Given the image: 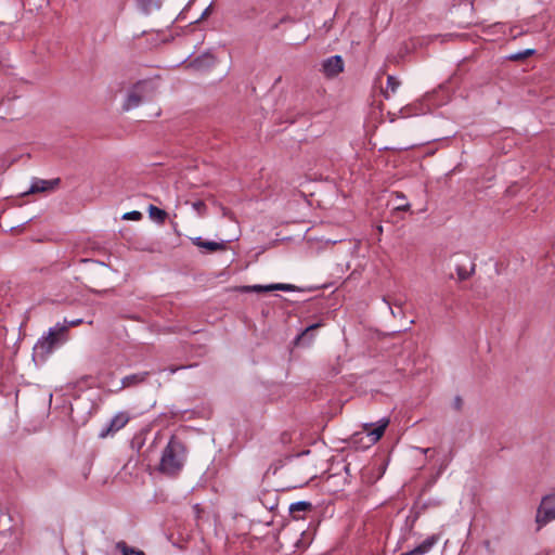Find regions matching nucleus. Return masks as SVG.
Segmentation results:
<instances>
[{
  "label": "nucleus",
  "instance_id": "f257e3e1",
  "mask_svg": "<svg viewBox=\"0 0 555 555\" xmlns=\"http://www.w3.org/2000/svg\"><path fill=\"white\" fill-rule=\"evenodd\" d=\"M185 457L186 449L184 443L176 436H171L162 453L158 469L167 476H177L184 466Z\"/></svg>",
  "mask_w": 555,
  "mask_h": 555
},
{
  "label": "nucleus",
  "instance_id": "f03ea898",
  "mask_svg": "<svg viewBox=\"0 0 555 555\" xmlns=\"http://www.w3.org/2000/svg\"><path fill=\"white\" fill-rule=\"evenodd\" d=\"M67 327L64 324H56L54 327H51L47 336L41 337L35 345L33 351L34 361L46 362L54 349L66 341Z\"/></svg>",
  "mask_w": 555,
  "mask_h": 555
},
{
  "label": "nucleus",
  "instance_id": "7ed1b4c3",
  "mask_svg": "<svg viewBox=\"0 0 555 555\" xmlns=\"http://www.w3.org/2000/svg\"><path fill=\"white\" fill-rule=\"evenodd\" d=\"M389 418L383 417L377 423L363 424V430L351 436V443L357 448L367 449L375 444L389 425Z\"/></svg>",
  "mask_w": 555,
  "mask_h": 555
},
{
  "label": "nucleus",
  "instance_id": "20e7f679",
  "mask_svg": "<svg viewBox=\"0 0 555 555\" xmlns=\"http://www.w3.org/2000/svg\"><path fill=\"white\" fill-rule=\"evenodd\" d=\"M155 93V86L151 80H140L128 91L122 108L130 111L138 107L143 101L151 100Z\"/></svg>",
  "mask_w": 555,
  "mask_h": 555
},
{
  "label": "nucleus",
  "instance_id": "39448f33",
  "mask_svg": "<svg viewBox=\"0 0 555 555\" xmlns=\"http://www.w3.org/2000/svg\"><path fill=\"white\" fill-rule=\"evenodd\" d=\"M555 519V494L545 495L537 511L535 522L538 530Z\"/></svg>",
  "mask_w": 555,
  "mask_h": 555
},
{
  "label": "nucleus",
  "instance_id": "423d86ee",
  "mask_svg": "<svg viewBox=\"0 0 555 555\" xmlns=\"http://www.w3.org/2000/svg\"><path fill=\"white\" fill-rule=\"evenodd\" d=\"M130 420V416L127 412H119L109 421L107 425L102 427L99 433V438L104 439L109 435H113L124 428Z\"/></svg>",
  "mask_w": 555,
  "mask_h": 555
},
{
  "label": "nucleus",
  "instance_id": "0eeeda50",
  "mask_svg": "<svg viewBox=\"0 0 555 555\" xmlns=\"http://www.w3.org/2000/svg\"><path fill=\"white\" fill-rule=\"evenodd\" d=\"M295 286L292 284H285V283H275V284H269V285H247L243 286L241 289L244 293H264V292H272V291H284V292H294Z\"/></svg>",
  "mask_w": 555,
  "mask_h": 555
},
{
  "label": "nucleus",
  "instance_id": "6e6552de",
  "mask_svg": "<svg viewBox=\"0 0 555 555\" xmlns=\"http://www.w3.org/2000/svg\"><path fill=\"white\" fill-rule=\"evenodd\" d=\"M323 72L328 77H335L344 70V61L340 55L326 59L323 64Z\"/></svg>",
  "mask_w": 555,
  "mask_h": 555
},
{
  "label": "nucleus",
  "instance_id": "1a4fd4ad",
  "mask_svg": "<svg viewBox=\"0 0 555 555\" xmlns=\"http://www.w3.org/2000/svg\"><path fill=\"white\" fill-rule=\"evenodd\" d=\"M60 182H61L60 178H55L52 180H42V179L35 178L31 182L29 190L27 192H25L24 194L51 191V190L56 189L59 186Z\"/></svg>",
  "mask_w": 555,
  "mask_h": 555
},
{
  "label": "nucleus",
  "instance_id": "9d476101",
  "mask_svg": "<svg viewBox=\"0 0 555 555\" xmlns=\"http://www.w3.org/2000/svg\"><path fill=\"white\" fill-rule=\"evenodd\" d=\"M149 376H150V372H140V373L127 375L121 379V385L118 388V390L139 386V385L145 383Z\"/></svg>",
  "mask_w": 555,
  "mask_h": 555
},
{
  "label": "nucleus",
  "instance_id": "9b49d317",
  "mask_svg": "<svg viewBox=\"0 0 555 555\" xmlns=\"http://www.w3.org/2000/svg\"><path fill=\"white\" fill-rule=\"evenodd\" d=\"M193 244L198 248H205L210 253L225 250L227 245L224 242L204 241L202 237H195L192 240Z\"/></svg>",
  "mask_w": 555,
  "mask_h": 555
},
{
  "label": "nucleus",
  "instance_id": "f8f14e48",
  "mask_svg": "<svg viewBox=\"0 0 555 555\" xmlns=\"http://www.w3.org/2000/svg\"><path fill=\"white\" fill-rule=\"evenodd\" d=\"M214 65H215V57L209 53H205V54L194 59L190 63L191 67L198 69V70L210 68Z\"/></svg>",
  "mask_w": 555,
  "mask_h": 555
},
{
  "label": "nucleus",
  "instance_id": "ddd939ff",
  "mask_svg": "<svg viewBox=\"0 0 555 555\" xmlns=\"http://www.w3.org/2000/svg\"><path fill=\"white\" fill-rule=\"evenodd\" d=\"M321 326V323H314L310 326H308L305 331H302L295 339L296 345H310L313 340V335L310 334V332L319 328Z\"/></svg>",
  "mask_w": 555,
  "mask_h": 555
},
{
  "label": "nucleus",
  "instance_id": "4468645a",
  "mask_svg": "<svg viewBox=\"0 0 555 555\" xmlns=\"http://www.w3.org/2000/svg\"><path fill=\"white\" fill-rule=\"evenodd\" d=\"M312 508V504L307 501H298L289 506V513L293 515L294 519H300L301 516L299 515V512H306L310 511Z\"/></svg>",
  "mask_w": 555,
  "mask_h": 555
},
{
  "label": "nucleus",
  "instance_id": "2eb2a0df",
  "mask_svg": "<svg viewBox=\"0 0 555 555\" xmlns=\"http://www.w3.org/2000/svg\"><path fill=\"white\" fill-rule=\"evenodd\" d=\"M149 215L152 219L158 221L159 223H164L167 218V212L154 205H150Z\"/></svg>",
  "mask_w": 555,
  "mask_h": 555
},
{
  "label": "nucleus",
  "instance_id": "dca6fc26",
  "mask_svg": "<svg viewBox=\"0 0 555 555\" xmlns=\"http://www.w3.org/2000/svg\"><path fill=\"white\" fill-rule=\"evenodd\" d=\"M116 548L119 550L122 555H145L143 551L128 546L125 541L117 542Z\"/></svg>",
  "mask_w": 555,
  "mask_h": 555
},
{
  "label": "nucleus",
  "instance_id": "f3484780",
  "mask_svg": "<svg viewBox=\"0 0 555 555\" xmlns=\"http://www.w3.org/2000/svg\"><path fill=\"white\" fill-rule=\"evenodd\" d=\"M534 53H535L534 49H527V50H524V51H520V52H517L515 54L509 55L508 60H511V61H521V60H525V59L533 55Z\"/></svg>",
  "mask_w": 555,
  "mask_h": 555
},
{
  "label": "nucleus",
  "instance_id": "a211bd4d",
  "mask_svg": "<svg viewBox=\"0 0 555 555\" xmlns=\"http://www.w3.org/2000/svg\"><path fill=\"white\" fill-rule=\"evenodd\" d=\"M400 86V81L395 77L389 75L387 77V89H390L392 93L397 91ZM385 96L388 98V90L384 92Z\"/></svg>",
  "mask_w": 555,
  "mask_h": 555
},
{
  "label": "nucleus",
  "instance_id": "6ab92c4d",
  "mask_svg": "<svg viewBox=\"0 0 555 555\" xmlns=\"http://www.w3.org/2000/svg\"><path fill=\"white\" fill-rule=\"evenodd\" d=\"M475 271V266L473 264L472 269L468 271L466 268L457 266L456 267V274L460 281L467 280Z\"/></svg>",
  "mask_w": 555,
  "mask_h": 555
},
{
  "label": "nucleus",
  "instance_id": "aec40b11",
  "mask_svg": "<svg viewBox=\"0 0 555 555\" xmlns=\"http://www.w3.org/2000/svg\"><path fill=\"white\" fill-rule=\"evenodd\" d=\"M396 197L398 199H400V204H398L395 209L396 210H409L410 209V204L405 201V195L401 192H396Z\"/></svg>",
  "mask_w": 555,
  "mask_h": 555
},
{
  "label": "nucleus",
  "instance_id": "412c9836",
  "mask_svg": "<svg viewBox=\"0 0 555 555\" xmlns=\"http://www.w3.org/2000/svg\"><path fill=\"white\" fill-rule=\"evenodd\" d=\"M122 219L139 221L142 219V214L138 210H132V211L124 214Z\"/></svg>",
  "mask_w": 555,
  "mask_h": 555
},
{
  "label": "nucleus",
  "instance_id": "4be33fe9",
  "mask_svg": "<svg viewBox=\"0 0 555 555\" xmlns=\"http://www.w3.org/2000/svg\"><path fill=\"white\" fill-rule=\"evenodd\" d=\"M194 210H196L199 215H205L207 210V206L203 201H197L192 204Z\"/></svg>",
  "mask_w": 555,
  "mask_h": 555
},
{
  "label": "nucleus",
  "instance_id": "5701e85b",
  "mask_svg": "<svg viewBox=\"0 0 555 555\" xmlns=\"http://www.w3.org/2000/svg\"><path fill=\"white\" fill-rule=\"evenodd\" d=\"M145 10L149 11L153 8L160 7V0H143Z\"/></svg>",
  "mask_w": 555,
  "mask_h": 555
},
{
  "label": "nucleus",
  "instance_id": "b1692460",
  "mask_svg": "<svg viewBox=\"0 0 555 555\" xmlns=\"http://www.w3.org/2000/svg\"><path fill=\"white\" fill-rule=\"evenodd\" d=\"M462 403H463V402H462V399H461L460 397H456V398L454 399V408H455L456 410H461V408H462Z\"/></svg>",
  "mask_w": 555,
  "mask_h": 555
},
{
  "label": "nucleus",
  "instance_id": "393cba45",
  "mask_svg": "<svg viewBox=\"0 0 555 555\" xmlns=\"http://www.w3.org/2000/svg\"><path fill=\"white\" fill-rule=\"evenodd\" d=\"M185 367L186 366H170V367H168V371H169L170 374H175L179 370H182V369H185Z\"/></svg>",
  "mask_w": 555,
  "mask_h": 555
},
{
  "label": "nucleus",
  "instance_id": "a878e982",
  "mask_svg": "<svg viewBox=\"0 0 555 555\" xmlns=\"http://www.w3.org/2000/svg\"><path fill=\"white\" fill-rule=\"evenodd\" d=\"M82 320L81 319H77V320H73L68 323L69 326H77L79 324H81Z\"/></svg>",
  "mask_w": 555,
  "mask_h": 555
},
{
  "label": "nucleus",
  "instance_id": "bb28decb",
  "mask_svg": "<svg viewBox=\"0 0 555 555\" xmlns=\"http://www.w3.org/2000/svg\"><path fill=\"white\" fill-rule=\"evenodd\" d=\"M424 454H428L429 452H431V449L430 448H426V449H420Z\"/></svg>",
  "mask_w": 555,
  "mask_h": 555
},
{
  "label": "nucleus",
  "instance_id": "cd10ccee",
  "mask_svg": "<svg viewBox=\"0 0 555 555\" xmlns=\"http://www.w3.org/2000/svg\"><path fill=\"white\" fill-rule=\"evenodd\" d=\"M209 10H210V7L206 8V10H205V11L203 12V14H202V17H204L205 15H207V14H208V12H209Z\"/></svg>",
  "mask_w": 555,
  "mask_h": 555
}]
</instances>
